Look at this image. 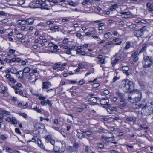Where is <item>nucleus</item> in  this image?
<instances>
[{"mask_svg":"<svg viewBox=\"0 0 153 153\" xmlns=\"http://www.w3.org/2000/svg\"><path fill=\"white\" fill-rule=\"evenodd\" d=\"M133 94H136V97L133 99H132L131 97L129 96L128 99V101L132 103L138 102H140L142 97V94L140 91L136 89L134 91Z\"/></svg>","mask_w":153,"mask_h":153,"instance_id":"2","label":"nucleus"},{"mask_svg":"<svg viewBox=\"0 0 153 153\" xmlns=\"http://www.w3.org/2000/svg\"><path fill=\"white\" fill-rule=\"evenodd\" d=\"M25 3L24 0H19L18 4L20 5H23Z\"/></svg>","mask_w":153,"mask_h":153,"instance_id":"46","label":"nucleus"},{"mask_svg":"<svg viewBox=\"0 0 153 153\" xmlns=\"http://www.w3.org/2000/svg\"><path fill=\"white\" fill-rule=\"evenodd\" d=\"M8 61L7 62V63H10L11 62H14L16 61V59L13 58L11 59H9V60H8Z\"/></svg>","mask_w":153,"mask_h":153,"instance_id":"56","label":"nucleus"},{"mask_svg":"<svg viewBox=\"0 0 153 153\" xmlns=\"http://www.w3.org/2000/svg\"><path fill=\"white\" fill-rule=\"evenodd\" d=\"M40 7H36L35 8H39L42 9L46 10H49L50 9L47 7L48 5L45 3H42L40 4Z\"/></svg>","mask_w":153,"mask_h":153,"instance_id":"12","label":"nucleus"},{"mask_svg":"<svg viewBox=\"0 0 153 153\" xmlns=\"http://www.w3.org/2000/svg\"><path fill=\"white\" fill-rule=\"evenodd\" d=\"M68 4L69 5L74 7L76 6L77 5L76 4L74 3L72 1L69 2L68 3Z\"/></svg>","mask_w":153,"mask_h":153,"instance_id":"45","label":"nucleus"},{"mask_svg":"<svg viewBox=\"0 0 153 153\" xmlns=\"http://www.w3.org/2000/svg\"><path fill=\"white\" fill-rule=\"evenodd\" d=\"M33 95H36L37 97H38V99L40 100H44L46 98L45 97L42 96L40 94H33Z\"/></svg>","mask_w":153,"mask_h":153,"instance_id":"21","label":"nucleus"},{"mask_svg":"<svg viewBox=\"0 0 153 153\" xmlns=\"http://www.w3.org/2000/svg\"><path fill=\"white\" fill-rule=\"evenodd\" d=\"M73 147L76 149H77L79 147V145L78 143H74L73 145Z\"/></svg>","mask_w":153,"mask_h":153,"instance_id":"52","label":"nucleus"},{"mask_svg":"<svg viewBox=\"0 0 153 153\" xmlns=\"http://www.w3.org/2000/svg\"><path fill=\"white\" fill-rule=\"evenodd\" d=\"M93 38L95 39H97V41H99L101 39L100 37L97 36H94Z\"/></svg>","mask_w":153,"mask_h":153,"instance_id":"60","label":"nucleus"},{"mask_svg":"<svg viewBox=\"0 0 153 153\" xmlns=\"http://www.w3.org/2000/svg\"><path fill=\"white\" fill-rule=\"evenodd\" d=\"M59 28L57 26H55L54 27H51L50 29L51 30L54 31V32L56 31L55 30L58 29Z\"/></svg>","mask_w":153,"mask_h":153,"instance_id":"32","label":"nucleus"},{"mask_svg":"<svg viewBox=\"0 0 153 153\" xmlns=\"http://www.w3.org/2000/svg\"><path fill=\"white\" fill-rule=\"evenodd\" d=\"M117 98L116 97H112L111 98V101L113 102H115L117 101Z\"/></svg>","mask_w":153,"mask_h":153,"instance_id":"49","label":"nucleus"},{"mask_svg":"<svg viewBox=\"0 0 153 153\" xmlns=\"http://www.w3.org/2000/svg\"><path fill=\"white\" fill-rule=\"evenodd\" d=\"M76 136L80 139H81L85 137L82 133L78 132L76 134Z\"/></svg>","mask_w":153,"mask_h":153,"instance_id":"24","label":"nucleus"},{"mask_svg":"<svg viewBox=\"0 0 153 153\" xmlns=\"http://www.w3.org/2000/svg\"><path fill=\"white\" fill-rule=\"evenodd\" d=\"M17 68L14 67L11 68L10 70V72L12 73L15 74H16V73L17 72Z\"/></svg>","mask_w":153,"mask_h":153,"instance_id":"22","label":"nucleus"},{"mask_svg":"<svg viewBox=\"0 0 153 153\" xmlns=\"http://www.w3.org/2000/svg\"><path fill=\"white\" fill-rule=\"evenodd\" d=\"M37 144L38 146L41 149H44L45 146H43V143H42L40 139L37 140Z\"/></svg>","mask_w":153,"mask_h":153,"instance_id":"19","label":"nucleus"},{"mask_svg":"<svg viewBox=\"0 0 153 153\" xmlns=\"http://www.w3.org/2000/svg\"><path fill=\"white\" fill-rule=\"evenodd\" d=\"M99 100L97 97H92L89 98V100L92 103H97V101Z\"/></svg>","mask_w":153,"mask_h":153,"instance_id":"15","label":"nucleus"},{"mask_svg":"<svg viewBox=\"0 0 153 153\" xmlns=\"http://www.w3.org/2000/svg\"><path fill=\"white\" fill-rule=\"evenodd\" d=\"M21 22H19V23L21 25H24L25 24H27L28 25H32L33 24L34 22V19L33 18H30L27 19L26 20H23L21 21Z\"/></svg>","mask_w":153,"mask_h":153,"instance_id":"7","label":"nucleus"},{"mask_svg":"<svg viewBox=\"0 0 153 153\" xmlns=\"http://www.w3.org/2000/svg\"><path fill=\"white\" fill-rule=\"evenodd\" d=\"M16 75V76L19 79H25L24 73L22 70H20L17 72Z\"/></svg>","mask_w":153,"mask_h":153,"instance_id":"11","label":"nucleus"},{"mask_svg":"<svg viewBox=\"0 0 153 153\" xmlns=\"http://www.w3.org/2000/svg\"><path fill=\"white\" fill-rule=\"evenodd\" d=\"M117 94L122 100L120 101L118 107L120 109L123 108L126 105L127 103L124 99L123 95L121 93L117 92Z\"/></svg>","mask_w":153,"mask_h":153,"instance_id":"5","label":"nucleus"},{"mask_svg":"<svg viewBox=\"0 0 153 153\" xmlns=\"http://www.w3.org/2000/svg\"><path fill=\"white\" fill-rule=\"evenodd\" d=\"M121 86L124 91L125 92H131L133 94L134 91L135 90L134 89L133 82L128 79L123 80Z\"/></svg>","mask_w":153,"mask_h":153,"instance_id":"1","label":"nucleus"},{"mask_svg":"<svg viewBox=\"0 0 153 153\" xmlns=\"http://www.w3.org/2000/svg\"><path fill=\"white\" fill-rule=\"evenodd\" d=\"M152 58L148 56H145L143 62V66L144 68L149 67L153 62Z\"/></svg>","mask_w":153,"mask_h":153,"instance_id":"4","label":"nucleus"},{"mask_svg":"<svg viewBox=\"0 0 153 153\" xmlns=\"http://www.w3.org/2000/svg\"><path fill=\"white\" fill-rule=\"evenodd\" d=\"M112 136L111 137H108L106 136L102 135L101 136V138L105 142H109L111 141V138Z\"/></svg>","mask_w":153,"mask_h":153,"instance_id":"17","label":"nucleus"},{"mask_svg":"<svg viewBox=\"0 0 153 153\" xmlns=\"http://www.w3.org/2000/svg\"><path fill=\"white\" fill-rule=\"evenodd\" d=\"M53 128L56 130L58 131L60 133H62V131L61 130H60L58 127L53 126Z\"/></svg>","mask_w":153,"mask_h":153,"instance_id":"33","label":"nucleus"},{"mask_svg":"<svg viewBox=\"0 0 153 153\" xmlns=\"http://www.w3.org/2000/svg\"><path fill=\"white\" fill-rule=\"evenodd\" d=\"M131 46V42H127L126 43V45L124 48V49L127 50L129 49Z\"/></svg>","mask_w":153,"mask_h":153,"instance_id":"26","label":"nucleus"},{"mask_svg":"<svg viewBox=\"0 0 153 153\" xmlns=\"http://www.w3.org/2000/svg\"><path fill=\"white\" fill-rule=\"evenodd\" d=\"M111 35L112 34L111 32H107L105 34L104 36L106 38L108 39Z\"/></svg>","mask_w":153,"mask_h":153,"instance_id":"29","label":"nucleus"},{"mask_svg":"<svg viewBox=\"0 0 153 153\" xmlns=\"http://www.w3.org/2000/svg\"><path fill=\"white\" fill-rule=\"evenodd\" d=\"M1 114H3V115H4V114H5L9 115H10V113L8 111L5 110H4L2 111V113H1Z\"/></svg>","mask_w":153,"mask_h":153,"instance_id":"43","label":"nucleus"},{"mask_svg":"<svg viewBox=\"0 0 153 153\" xmlns=\"http://www.w3.org/2000/svg\"><path fill=\"white\" fill-rule=\"evenodd\" d=\"M140 126L141 128H143V129H147L148 128V127H147V126H145V125H140Z\"/></svg>","mask_w":153,"mask_h":153,"instance_id":"59","label":"nucleus"},{"mask_svg":"<svg viewBox=\"0 0 153 153\" xmlns=\"http://www.w3.org/2000/svg\"><path fill=\"white\" fill-rule=\"evenodd\" d=\"M9 80L11 82H13V83H15L16 82V80L13 77L10 78V79H9Z\"/></svg>","mask_w":153,"mask_h":153,"instance_id":"35","label":"nucleus"},{"mask_svg":"<svg viewBox=\"0 0 153 153\" xmlns=\"http://www.w3.org/2000/svg\"><path fill=\"white\" fill-rule=\"evenodd\" d=\"M82 132L86 134L87 135H91L92 133V132L90 131H83Z\"/></svg>","mask_w":153,"mask_h":153,"instance_id":"42","label":"nucleus"},{"mask_svg":"<svg viewBox=\"0 0 153 153\" xmlns=\"http://www.w3.org/2000/svg\"><path fill=\"white\" fill-rule=\"evenodd\" d=\"M34 126L36 128L38 129H43L45 127L43 124L39 123L35 124Z\"/></svg>","mask_w":153,"mask_h":153,"instance_id":"14","label":"nucleus"},{"mask_svg":"<svg viewBox=\"0 0 153 153\" xmlns=\"http://www.w3.org/2000/svg\"><path fill=\"white\" fill-rule=\"evenodd\" d=\"M0 15L6 16L7 15V14L6 13L3 11H0Z\"/></svg>","mask_w":153,"mask_h":153,"instance_id":"55","label":"nucleus"},{"mask_svg":"<svg viewBox=\"0 0 153 153\" xmlns=\"http://www.w3.org/2000/svg\"><path fill=\"white\" fill-rule=\"evenodd\" d=\"M19 115L22 116L25 118H27V114L25 113H19Z\"/></svg>","mask_w":153,"mask_h":153,"instance_id":"36","label":"nucleus"},{"mask_svg":"<svg viewBox=\"0 0 153 153\" xmlns=\"http://www.w3.org/2000/svg\"><path fill=\"white\" fill-rule=\"evenodd\" d=\"M9 52L10 53L13 54L15 52V50L13 49H10L9 50Z\"/></svg>","mask_w":153,"mask_h":153,"instance_id":"57","label":"nucleus"},{"mask_svg":"<svg viewBox=\"0 0 153 153\" xmlns=\"http://www.w3.org/2000/svg\"><path fill=\"white\" fill-rule=\"evenodd\" d=\"M109 92L108 90H105L102 91V93L108 95L109 94Z\"/></svg>","mask_w":153,"mask_h":153,"instance_id":"54","label":"nucleus"},{"mask_svg":"<svg viewBox=\"0 0 153 153\" xmlns=\"http://www.w3.org/2000/svg\"><path fill=\"white\" fill-rule=\"evenodd\" d=\"M30 71V68L27 67H26L24 68L22 71L24 73H28Z\"/></svg>","mask_w":153,"mask_h":153,"instance_id":"25","label":"nucleus"},{"mask_svg":"<svg viewBox=\"0 0 153 153\" xmlns=\"http://www.w3.org/2000/svg\"><path fill=\"white\" fill-rule=\"evenodd\" d=\"M101 105H106L109 106L110 105L109 104V100L108 99H102L100 101Z\"/></svg>","mask_w":153,"mask_h":153,"instance_id":"9","label":"nucleus"},{"mask_svg":"<svg viewBox=\"0 0 153 153\" xmlns=\"http://www.w3.org/2000/svg\"><path fill=\"white\" fill-rule=\"evenodd\" d=\"M88 106L86 104H83V105H82L80 106V107H81V108H82V110H83V109L87 108Z\"/></svg>","mask_w":153,"mask_h":153,"instance_id":"47","label":"nucleus"},{"mask_svg":"<svg viewBox=\"0 0 153 153\" xmlns=\"http://www.w3.org/2000/svg\"><path fill=\"white\" fill-rule=\"evenodd\" d=\"M136 118L134 116L128 117L126 119V121L127 122H134L136 121Z\"/></svg>","mask_w":153,"mask_h":153,"instance_id":"13","label":"nucleus"},{"mask_svg":"<svg viewBox=\"0 0 153 153\" xmlns=\"http://www.w3.org/2000/svg\"><path fill=\"white\" fill-rule=\"evenodd\" d=\"M45 142L46 143H48L52 139L51 136L50 135H47V136L45 137Z\"/></svg>","mask_w":153,"mask_h":153,"instance_id":"23","label":"nucleus"},{"mask_svg":"<svg viewBox=\"0 0 153 153\" xmlns=\"http://www.w3.org/2000/svg\"><path fill=\"white\" fill-rule=\"evenodd\" d=\"M92 86L94 88H97L99 86V84L98 83H94L93 85Z\"/></svg>","mask_w":153,"mask_h":153,"instance_id":"58","label":"nucleus"},{"mask_svg":"<svg viewBox=\"0 0 153 153\" xmlns=\"http://www.w3.org/2000/svg\"><path fill=\"white\" fill-rule=\"evenodd\" d=\"M5 149L7 152H11V151H12V149H11L9 148L8 147H6L5 148Z\"/></svg>","mask_w":153,"mask_h":153,"instance_id":"61","label":"nucleus"},{"mask_svg":"<svg viewBox=\"0 0 153 153\" xmlns=\"http://www.w3.org/2000/svg\"><path fill=\"white\" fill-rule=\"evenodd\" d=\"M140 74L141 76H145L146 75V72L145 71H143L140 72Z\"/></svg>","mask_w":153,"mask_h":153,"instance_id":"37","label":"nucleus"},{"mask_svg":"<svg viewBox=\"0 0 153 153\" xmlns=\"http://www.w3.org/2000/svg\"><path fill=\"white\" fill-rule=\"evenodd\" d=\"M137 27V25L135 24H133L129 26V28L131 29L135 28Z\"/></svg>","mask_w":153,"mask_h":153,"instance_id":"53","label":"nucleus"},{"mask_svg":"<svg viewBox=\"0 0 153 153\" xmlns=\"http://www.w3.org/2000/svg\"><path fill=\"white\" fill-rule=\"evenodd\" d=\"M23 36V35L22 34L19 33L17 34L16 37L18 39H21Z\"/></svg>","mask_w":153,"mask_h":153,"instance_id":"40","label":"nucleus"},{"mask_svg":"<svg viewBox=\"0 0 153 153\" xmlns=\"http://www.w3.org/2000/svg\"><path fill=\"white\" fill-rule=\"evenodd\" d=\"M3 116L4 115H3V114H0V123H2L3 122Z\"/></svg>","mask_w":153,"mask_h":153,"instance_id":"48","label":"nucleus"},{"mask_svg":"<svg viewBox=\"0 0 153 153\" xmlns=\"http://www.w3.org/2000/svg\"><path fill=\"white\" fill-rule=\"evenodd\" d=\"M85 82V81L84 79H82L79 81V82H78V84L79 85H82Z\"/></svg>","mask_w":153,"mask_h":153,"instance_id":"51","label":"nucleus"},{"mask_svg":"<svg viewBox=\"0 0 153 153\" xmlns=\"http://www.w3.org/2000/svg\"><path fill=\"white\" fill-rule=\"evenodd\" d=\"M118 55L120 57L119 58H120V57H121V56H122V58L123 59V56L124 55V52L123 51V50L122 49L120 50L118 53L116 55V56L117 57V55Z\"/></svg>","mask_w":153,"mask_h":153,"instance_id":"20","label":"nucleus"},{"mask_svg":"<svg viewBox=\"0 0 153 153\" xmlns=\"http://www.w3.org/2000/svg\"><path fill=\"white\" fill-rule=\"evenodd\" d=\"M44 102H45V104H48V105L50 107H51L52 106V104L51 103L49 100L48 99L47 100H44Z\"/></svg>","mask_w":153,"mask_h":153,"instance_id":"28","label":"nucleus"},{"mask_svg":"<svg viewBox=\"0 0 153 153\" xmlns=\"http://www.w3.org/2000/svg\"><path fill=\"white\" fill-rule=\"evenodd\" d=\"M75 111L78 112H81L83 110L81 108V107L79 108H75Z\"/></svg>","mask_w":153,"mask_h":153,"instance_id":"41","label":"nucleus"},{"mask_svg":"<svg viewBox=\"0 0 153 153\" xmlns=\"http://www.w3.org/2000/svg\"><path fill=\"white\" fill-rule=\"evenodd\" d=\"M54 150L56 153H61L64 152L65 150V148L64 147H62L61 148H59L58 151L56 150L54 148Z\"/></svg>","mask_w":153,"mask_h":153,"instance_id":"18","label":"nucleus"},{"mask_svg":"<svg viewBox=\"0 0 153 153\" xmlns=\"http://www.w3.org/2000/svg\"><path fill=\"white\" fill-rule=\"evenodd\" d=\"M36 139L38 140V139H39L37 138V137L36 136H34L33 137L31 140H28L27 141V143L30 142L31 141H32L33 142H35L36 141Z\"/></svg>","mask_w":153,"mask_h":153,"instance_id":"27","label":"nucleus"},{"mask_svg":"<svg viewBox=\"0 0 153 153\" xmlns=\"http://www.w3.org/2000/svg\"><path fill=\"white\" fill-rule=\"evenodd\" d=\"M146 31V29H145V27H143L140 30H135L134 32V33L135 36L139 37H140L144 34L145 32Z\"/></svg>","mask_w":153,"mask_h":153,"instance_id":"6","label":"nucleus"},{"mask_svg":"<svg viewBox=\"0 0 153 153\" xmlns=\"http://www.w3.org/2000/svg\"><path fill=\"white\" fill-rule=\"evenodd\" d=\"M54 22V21L53 20H50L46 22V24L47 25H50L53 24Z\"/></svg>","mask_w":153,"mask_h":153,"instance_id":"39","label":"nucleus"},{"mask_svg":"<svg viewBox=\"0 0 153 153\" xmlns=\"http://www.w3.org/2000/svg\"><path fill=\"white\" fill-rule=\"evenodd\" d=\"M139 53L138 52H135L134 53L132 54V55L131 57L133 58L135 57H136L137 56L138 54H139Z\"/></svg>","mask_w":153,"mask_h":153,"instance_id":"44","label":"nucleus"},{"mask_svg":"<svg viewBox=\"0 0 153 153\" xmlns=\"http://www.w3.org/2000/svg\"><path fill=\"white\" fill-rule=\"evenodd\" d=\"M15 131L16 132L18 133L19 134H21L20 131L19 129L18 128H16L15 129Z\"/></svg>","mask_w":153,"mask_h":153,"instance_id":"62","label":"nucleus"},{"mask_svg":"<svg viewBox=\"0 0 153 153\" xmlns=\"http://www.w3.org/2000/svg\"><path fill=\"white\" fill-rule=\"evenodd\" d=\"M92 0H83L82 2V4L83 5H85L89 1H92Z\"/></svg>","mask_w":153,"mask_h":153,"instance_id":"38","label":"nucleus"},{"mask_svg":"<svg viewBox=\"0 0 153 153\" xmlns=\"http://www.w3.org/2000/svg\"><path fill=\"white\" fill-rule=\"evenodd\" d=\"M51 86V83L49 82H43L42 83V88L43 89H48Z\"/></svg>","mask_w":153,"mask_h":153,"instance_id":"10","label":"nucleus"},{"mask_svg":"<svg viewBox=\"0 0 153 153\" xmlns=\"http://www.w3.org/2000/svg\"><path fill=\"white\" fill-rule=\"evenodd\" d=\"M148 10L150 11H153V4H152L151 7L148 9Z\"/></svg>","mask_w":153,"mask_h":153,"instance_id":"64","label":"nucleus"},{"mask_svg":"<svg viewBox=\"0 0 153 153\" xmlns=\"http://www.w3.org/2000/svg\"><path fill=\"white\" fill-rule=\"evenodd\" d=\"M12 123L13 124H17V121L15 117H12L11 118V121Z\"/></svg>","mask_w":153,"mask_h":153,"instance_id":"30","label":"nucleus"},{"mask_svg":"<svg viewBox=\"0 0 153 153\" xmlns=\"http://www.w3.org/2000/svg\"><path fill=\"white\" fill-rule=\"evenodd\" d=\"M122 69L123 72H125L127 71H128L129 68L128 66H124L122 67Z\"/></svg>","mask_w":153,"mask_h":153,"instance_id":"34","label":"nucleus"},{"mask_svg":"<svg viewBox=\"0 0 153 153\" xmlns=\"http://www.w3.org/2000/svg\"><path fill=\"white\" fill-rule=\"evenodd\" d=\"M131 13L129 12H121L120 14L122 15H121L123 18H128V16L130 15Z\"/></svg>","mask_w":153,"mask_h":153,"instance_id":"16","label":"nucleus"},{"mask_svg":"<svg viewBox=\"0 0 153 153\" xmlns=\"http://www.w3.org/2000/svg\"><path fill=\"white\" fill-rule=\"evenodd\" d=\"M97 147L100 149H102L104 147V145L102 143H98L97 144Z\"/></svg>","mask_w":153,"mask_h":153,"instance_id":"31","label":"nucleus"},{"mask_svg":"<svg viewBox=\"0 0 153 153\" xmlns=\"http://www.w3.org/2000/svg\"><path fill=\"white\" fill-rule=\"evenodd\" d=\"M143 111L147 114L153 112V101L150 100L143 108Z\"/></svg>","mask_w":153,"mask_h":153,"instance_id":"3","label":"nucleus"},{"mask_svg":"<svg viewBox=\"0 0 153 153\" xmlns=\"http://www.w3.org/2000/svg\"><path fill=\"white\" fill-rule=\"evenodd\" d=\"M68 39L65 38L62 41V43L65 44H66L68 42Z\"/></svg>","mask_w":153,"mask_h":153,"instance_id":"50","label":"nucleus"},{"mask_svg":"<svg viewBox=\"0 0 153 153\" xmlns=\"http://www.w3.org/2000/svg\"><path fill=\"white\" fill-rule=\"evenodd\" d=\"M118 55L117 56V57L116 56L115 60L112 61L111 64L112 66H114L116 64L123 60V59L122 58V56H121L120 58H119L120 57Z\"/></svg>","mask_w":153,"mask_h":153,"instance_id":"8","label":"nucleus"},{"mask_svg":"<svg viewBox=\"0 0 153 153\" xmlns=\"http://www.w3.org/2000/svg\"><path fill=\"white\" fill-rule=\"evenodd\" d=\"M50 142L51 144L53 145H54L55 144V141L54 140L51 139V140L50 141Z\"/></svg>","mask_w":153,"mask_h":153,"instance_id":"63","label":"nucleus"}]
</instances>
